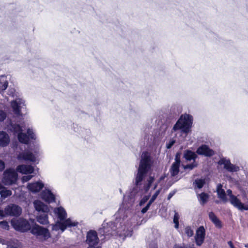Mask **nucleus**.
<instances>
[{"instance_id":"f257e3e1","label":"nucleus","mask_w":248,"mask_h":248,"mask_svg":"<svg viewBox=\"0 0 248 248\" xmlns=\"http://www.w3.org/2000/svg\"><path fill=\"white\" fill-rule=\"evenodd\" d=\"M151 158L148 153L144 154L142 157L135 177V184L136 186L140 185L144 177L147 174L151 167Z\"/></svg>"},{"instance_id":"f03ea898","label":"nucleus","mask_w":248,"mask_h":248,"mask_svg":"<svg viewBox=\"0 0 248 248\" xmlns=\"http://www.w3.org/2000/svg\"><path fill=\"white\" fill-rule=\"evenodd\" d=\"M192 124L193 117L191 115L188 114H182L174 125L172 130L176 131L178 130H181L184 133H188L192 127Z\"/></svg>"},{"instance_id":"7ed1b4c3","label":"nucleus","mask_w":248,"mask_h":248,"mask_svg":"<svg viewBox=\"0 0 248 248\" xmlns=\"http://www.w3.org/2000/svg\"><path fill=\"white\" fill-rule=\"evenodd\" d=\"M58 217L62 222H58V225L59 229L62 232H63L67 227L77 226L78 225V222H72L70 218L65 219L67 214L63 208L60 207L55 210Z\"/></svg>"},{"instance_id":"20e7f679","label":"nucleus","mask_w":248,"mask_h":248,"mask_svg":"<svg viewBox=\"0 0 248 248\" xmlns=\"http://www.w3.org/2000/svg\"><path fill=\"white\" fill-rule=\"evenodd\" d=\"M32 234L40 242L46 241L51 237L48 229L37 224L33 219H32Z\"/></svg>"},{"instance_id":"39448f33","label":"nucleus","mask_w":248,"mask_h":248,"mask_svg":"<svg viewBox=\"0 0 248 248\" xmlns=\"http://www.w3.org/2000/svg\"><path fill=\"white\" fill-rule=\"evenodd\" d=\"M21 212L22 209L19 206L10 204L4 208V210L0 209V218L6 216H19Z\"/></svg>"},{"instance_id":"423d86ee","label":"nucleus","mask_w":248,"mask_h":248,"mask_svg":"<svg viewBox=\"0 0 248 248\" xmlns=\"http://www.w3.org/2000/svg\"><path fill=\"white\" fill-rule=\"evenodd\" d=\"M228 195L229 196V201L230 203L239 210H248V204L243 203L236 196L232 194V191L231 189L227 190Z\"/></svg>"},{"instance_id":"0eeeda50","label":"nucleus","mask_w":248,"mask_h":248,"mask_svg":"<svg viewBox=\"0 0 248 248\" xmlns=\"http://www.w3.org/2000/svg\"><path fill=\"white\" fill-rule=\"evenodd\" d=\"M2 182L5 185H10L15 183L17 178V174L14 170L9 169L4 172Z\"/></svg>"},{"instance_id":"6e6552de","label":"nucleus","mask_w":248,"mask_h":248,"mask_svg":"<svg viewBox=\"0 0 248 248\" xmlns=\"http://www.w3.org/2000/svg\"><path fill=\"white\" fill-rule=\"evenodd\" d=\"M12 226L18 231L25 232L30 229V224L28 221L23 218L13 219L11 220Z\"/></svg>"},{"instance_id":"1a4fd4ad","label":"nucleus","mask_w":248,"mask_h":248,"mask_svg":"<svg viewBox=\"0 0 248 248\" xmlns=\"http://www.w3.org/2000/svg\"><path fill=\"white\" fill-rule=\"evenodd\" d=\"M219 165H224V169L229 172H237L240 170L238 166L231 163L229 159L227 160L225 158H221L218 162Z\"/></svg>"},{"instance_id":"9d476101","label":"nucleus","mask_w":248,"mask_h":248,"mask_svg":"<svg viewBox=\"0 0 248 248\" xmlns=\"http://www.w3.org/2000/svg\"><path fill=\"white\" fill-rule=\"evenodd\" d=\"M219 165H224V169L229 172H237L240 170L238 166L231 163L229 159L227 160L225 158H221L218 162Z\"/></svg>"},{"instance_id":"9b49d317","label":"nucleus","mask_w":248,"mask_h":248,"mask_svg":"<svg viewBox=\"0 0 248 248\" xmlns=\"http://www.w3.org/2000/svg\"><path fill=\"white\" fill-rule=\"evenodd\" d=\"M205 237V230L203 226H200L196 230L195 236V243L197 246L203 243Z\"/></svg>"},{"instance_id":"f8f14e48","label":"nucleus","mask_w":248,"mask_h":248,"mask_svg":"<svg viewBox=\"0 0 248 248\" xmlns=\"http://www.w3.org/2000/svg\"><path fill=\"white\" fill-rule=\"evenodd\" d=\"M14 132L18 133V138L19 141L25 144H27L30 140L29 134L28 135L23 133L22 127L19 125H16L13 126Z\"/></svg>"},{"instance_id":"ddd939ff","label":"nucleus","mask_w":248,"mask_h":248,"mask_svg":"<svg viewBox=\"0 0 248 248\" xmlns=\"http://www.w3.org/2000/svg\"><path fill=\"white\" fill-rule=\"evenodd\" d=\"M196 153L199 155L207 157L212 156L215 154V151L205 144H202L198 147L196 150Z\"/></svg>"},{"instance_id":"4468645a","label":"nucleus","mask_w":248,"mask_h":248,"mask_svg":"<svg viewBox=\"0 0 248 248\" xmlns=\"http://www.w3.org/2000/svg\"><path fill=\"white\" fill-rule=\"evenodd\" d=\"M36 140V135L32 131V163L35 161L36 156H41V152L40 151L39 145L38 144H37L36 145L35 144V143H36V142H35Z\"/></svg>"},{"instance_id":"2eb2a0df","label":"nucleus","mask_w":248,"mask_h":248,"mask_svg":"<svg viewBox=\"0 0 248 248\" xmlns=\"http://www.w3.org/2000/svg\"><path fill=\"white\" fill-rule=\"evenodd\" d=\"M40 196L42 199L46 203H50L56 202L55 195L49 189L43 190L41 192Z\"/></svg>"},{"instance_id":"dca6fc26","label":"nucleus","mask_w":248,"mask_h":248,"mask_svg":"<svg viewBox=\"0 0 248 248\" xmlns=\"http://www.w3.org/2000/svg\"><path fill=\"white\" fill-rule=\"evenodd\" d=\"M97 233L94 230H90L87 234L86 242L89 245H97L99 242Z\"/></svg>"},{"instance_id":"f3484780","label":"nucleus","mask_w":248,"mask_h":248,"mask_svg":"<svg viewBox=\"0 0 248 248\" xmlns=\"http://www.w3.org/2000/svg\"><path fill=\"white\" fill-rule=\"evenodd\" d=\"M33 204L35 210L39 212L48 213L49 212L48 206L40 201H35L33 202Z\"/></svg>"},{"instance_id":"a211bd4d","label":"nucleus","mask_w":248,"mask_h":248,"mask_svg":"<svg viewBox=\"0 0 248 248\" xmlns=\"http://www.w3.org/2000/svg\"><path fill=\"white\" fill-rule=\"evenodd\" d=\"M45 186L44 183L40 180L37 181L32 182L31 192L32 193H36L40 192Z\"/></svg>"},{"instance_id":"6ab92c4d","label":"nucleus","mask_w":248,"mask_h":248,"mask_svg":"<svg viewBox=\"0 0 248 248\" xmlns=\"http://www.w3.org/2000/svg\"><path fill=\"white\" fill-rule=\"evenodd\" d=\"M209 217L211 221L215 224L216 227L221 228L222 224L221 221L217 217L213 212L209 213Z\"/></svg>"},{"instance_id":"aec40b11","label":"nucleus","mask_w":248,"mask_h":248,"mask_svg":"<svg viewBox=\"0 0 248 248\" xmlns=\"http://www.w3.org/2000/svg\"><path fill=\"white\" fill-rule=\"evenodd\" d=\"M217 192L218 198L221 199L223 202H226L228 201L225 190L222 188V186L219 184L217 185Z\"/></svg>"},{"instance_id":"412c9836","label":"nucleus","mask_w":248,"mask_h":248,"mask_svg":"<svg viewBox=\"0 0 248 248\" xmlns=\"http://www.w3.org/2000/svg\"><path fill=\"white\" fill-rule=\"evenodd\" d=\"M184 157L187 161H191L193 160L194 162L195 161L196 158L197 157V155L195 153L192 152L189 150H186L185 151L184 154Z\"/></svg>"},{"instance_id":"4be33fe9","label":"nucleus","mask_w":248,"mask_h":248,"mask_svg":"<svg viewBox=\"0 0 248 248\" xmlns=\"http://www.w3.org/2000/svg\"><path fill=\"white\" fill-rule=\"evenodd\" d=\"M22 105H23V103L20 99H16L11 102V106L16 114L19 113L20 108H21Z\"/></svg>"},{"instance_id":"5701e85b","label":"nucleus","mask_w":248,"mask_h":248,"mask_svg":"<svg viewBox=\"0 0 248 248\" xmlns=\"http://www.w3.org/2000/svg\"><path fill=\"white\" fill-rule=\"evenodd\" d=\"M9 142L8 135L4 132H0V146H5Z\"/></svg>"},{"instance_id":"b1692460","label":"nucleus","mask_w":248,"mask_h":248,"mask_svg":"<svg viewBox=\"0 0 248 248\" xmlns=\"http://www.w3.org/2000/svg\"><path fill=\"white\" fill-rule=\"evenodd\" d=\"M36 220L37 222L42 225H47L48 223V213H43V214L38 215Z\"/></svg>"},{"instance_id":"393cba45","label":"nucleus","mask_w":248,"mask_h":248,"mask_svg":"<svg viewBox=\"0 0 248 248\" xmlns=\"http://www.w3.org/2000/svg\"><path fill=\"white\" fill-rule=\"evenodd\" d=\"M180 165L179 164L172 163L170 169V172L171 176L174 177L178 174L180 171Z\"/></svg>"},{"instance_id":"a878e982","label":"nucleus","mask_w":248,"mask_h":248,"mask_svg":"<svg viewBox=\"0 0 248 248\" xmlns=\"http://www.w3.org/2000/svg\"><path fill=\"white\" fill-rule=\"evenodd\" d=\"M31 167L24 165H19L17 168V171L24 174L30 173Z\"/></svg>"},{"instance_id":"bb28decb","label":"nucleus","mask_w":248,"mask_h":248,"mask_svg":"<svg viewBox=\"0 0 248 248\" xmlns=\"http://www.w3.org/2000/svg\"><path fill=\"white\" fill-rule=\"evenodd\" d=\"M12 194V191L10 190L7 189L6 188L3 186V188L0 191V195L1 197L3 199H5L7 197L11 196Z\"/></svg>"},{"instance_id":"cd10ccee","label":"nucleus","mask_w":248,"mask_h":248,"mask_svg":"<svg viewBox=\"0 0 248 248\" xmlns=\"http://www.w3.org/2000/svg\"><path fill=\"white\" fill-rule=\"evenodd\" d=\"M199 197L200 198L201 204L202 205H204L207 202L209 198V195L204 192H202L200 194H199Z\"/></svg>"},{"instance_id":"c85d7f7f","label":"nucleus","mask_w":248,"mask_h":248,"mask_svg":"<svg viewBox=\"0 0 248 248\" xmlns=\"http://www.w3.org/2000/svg\"><path fill=\"white\" fill-rule=\"evenodd\" d=\"M31 157V154L29 151L20 154L18 156L19 159H29Z\"/></svg>"},{"instance_id":"c756f323","label":"nucleus","mask_w":248,"mask_h":248,"mask_svg":"<svg viewBox=\"0 0 248 248\" xmlns=\"http://www.w3.org/2000/svg\"><path fill=\"white\" fill-rule=\"evenodd\" d=\"M36 160L37 159L36 158L35 161L34 162H33V163H32V165H33V164L36 161ZM39 169L37 167H36V166L32 165V170H31L32 178L34 177H36V176L37 177L38 176L40 175L39 172Z\"/></svg>"},{"instance_id":"7c9ffc66","label":"nucleus","mask_w":248,"mask_h":248,"mask_svg":"<svg viewBox=\"0 0 248 248\" xmlns=\"http://www.w3.org/2000/svg\"><path fill=\"white\" fill-rule=\"evenodd\" d=\"M185 232L188 237H190L194 234V232L191 226H187L185 228Z\"/></svg>"},{"instance_id":"2f4dec72","label":"nucleus","mask_w":248,"mask_h":248,"mask_svg":"<svg viewBox=\"0 0 248 248\" xmlns=\"http://www.w3.org/2000/svg\"><path fill=\"white\" fill-rule=\"evenodd\" d=\"M173 248H195L194 247V245L192 244H183L182 245H180L178 244H175Z\"/></svg>"},{"instance_id":"473e14b6","label":"nucleus","mask_w":248,"mask_h":248,"mask_svg":"<svg viewBox=\"0 0 248 248\" xmlns=\"http://www.w3.org/2000/svg\"><path fill=\"white\" fill-rule=\"evenodd\" d=\"M195 184L196 185L197 187L198 188L201 189L203 186L205 184V181H204V180H203V179L196 180Z\"/></svg>"},{"instance_id":"72a5a7b5","label":"nucleus","mask_w":248,"mask_h":248,"mask_svg":"<svg viewBox=\"0 0 248 248\" xmlns=\"http://www.w3.org/2000/svg\"><path fill=\"white\" fill-rule=\"evenodd\" d=\"M160 192V189L156 190L155 191V192L154 194V195L152 196V197H151V199L150 200V201L149 202H151V203H152L155 201V200L156 199L157 197L159 194Z\"/></svg>"},{"instance_id":"f704fd0d","label":"nucleus","mask_w":248,"mask_h":248,"mask_svg":"<svg viewBox=\"0 0 248 248\" xmlns=\"http://www.w3.org/2000/svg\"><path fill=\"white\" fill-rule=\"evenodd\" d=\"M0 227L2 228V229H5V230H9V226L8 225V223L6 221H2L0 222Z\"/></svg>"},{"instance_id":"c9c22d12","label":"nucleus","mask_w":248,"mask_h":248,"mask_svg":"<svg viewBox=\"0 0 248 248\" xmlns=\"http://www.w3.org/2000/svg\"><path fill=\"white\" fill-rule=\"evenodd\" d=\"M197 167V164H195L194 162L191 164H187L186 165L184 166V169L185 170L189 169L192 170L194 168Z\"/></svg>"},{"instance_id":"e433bc0d","label":"nucleus","mask_w":248,"mask_h":248,"mask_svg":"<svg viewBox=\"0 0 248 248\" xmlns=\"http://www.w3.org/2000/svg\"><path fill=\"white\" fill-rule=\"evenodd\" d=\"M181 154L180 153H177L175 157V162L173 163L177 164L180 165L181 159H180Z\"/></svg>"},{"instance_id":"4c0bfd02","label":"nucleus","mask_w":248,"mask_h":248,"mask_svg":"<svg viewBox=\"0 0 248 248\" xmlns=\"http://www.w3.org/2000/svg\"><path fill=\"white\" fill-rule=\"evenodd\" d=\"M151 204L152 203L149 202L147 204L146 206L142 209L141 213L142 214H144V213H146L147 211H148V210L149 209Z\"/></svg>"},{"instance_id":"58836bf2","label":"nucleus","mask_w":248,"mask_h":248,"mask_svg":"<svg viewBox=\"0 0 248 248\" xmlns=\"http://www.w3.org/2000/svg\"><path fill=\"white\" fill-rule=\"evenodd\" d=\"M1 83H0V90H5L8 86V82L7 81H4L3 83L1 85Z\"/></svg>"},{"instance_id":"ea45409f","label":"nucleus","mask_w":248,"mask_h":248,"mask_svg":"<svg viewBox=\"0 0 248 248\" xmlns=\"http://www.w3.org/2000/svg\"><path fill=\"white\" fill-rule=\"evenodd\" d=\"M149 198L147 196H144L142 199L140 200V205H142L144 204L148 200Z\"/></svg>"},{"instance_id":"a19ab883","label":"nucleus","mask_w":248,"mask_h":248,"mask_svg":"<svg viewBox=\"0 0 248 248\" xmlns=\"http://www.w3.org/2000/svg\"><path fill=\"white\" fill-rule=\"evenodd\" d=\"M6 118L5 113L2 110H0V121H3Z\"/></svg>"},{"instance_id":"79ce46f5","label":"nucleus","mask_w":248,"mask_h":248,"mask_svg":"<svg viewBox=\"0 0 248 248\" xmlns=\"http://www.w3.org/2000/svg\"><path fill=\"white\" fill-rule=\"evenodd\" d=\"M175 143V140H172L169 141L168 143L166 145V147L167 149H170Z\"/></svg>"},{"instance_id":"37998d69","label":"nucleus","mask_w":248,"mask_h":248,"mask_svg":"<svg viewBox=\"0 0 248 248\" xmlns=\"http://www.w3.org/2000/svg\"><path fill=\"white\" fill-rule=\"evenodd\" d=\"M31 179V176L29 175L24 176L22 177V181L23 182H27Z\"/></svg>"},{"instance_id":"c03bdc74","label":"nucleus","mask_w":248,"mask_h":248,"mask_svg":"<svg viewBox=\"0 0 248 248\" xmlns=\"http://www.w3.org/2000/svg\"><path fill=\"white\" fill-rule=\"evenodd\" d=\"M174 223L179 222V216L177 213H175L173 217Z\"/></svg>"},{"instance_id":"a18cd8bd","label":"nucleus","mask_w":248,"mask_h":248,"mask_svg":"<svg viewBox=\"0 0 248 248\" xmlns=\"http://www.w3.org/2000/svg\"><path fill=\"white\" fill-rule=\"evenodd\" d=\"M154 181V177L152 176H150L149 179L148 180V184L149 185H152V184L153 183Z\"/></svg>"},{"instance_id":"49530a36","label":"nucleus","mask_w":248,"mask_h":248,"mask_svg":"<svg viewBox=\"0 0 248 248\" xmlns=\"http://www.w3.org/2000/svg\"><path fill=\"white\" fill-rule=\"evenodd\" d=\"M5 168V164L4 162L0 160V171H2Z\"/></svg>"},{"instance_id":"de8ad7c7","label":"nucleus","mask_w":248,"mask_h":248,"mask_svg":"<svg viewBox=\"0 0 248 248\" xmlns=\"http://www.w3.org/2000/svg\"><path fill=\"white\" fill-rule=\"evenodd\" d=\"M174 193L175 192L174 191L170 192L168 196V200H170V198L174 195Z\"/></svg>"},{"instance_id":"09e8293b","label":"nucleus","mask_w":248,"mask_h":248,"mask_svg":"<svg viewBox=\"0 0 248 248\" xmlns=\"http://www.w3.org/2000/svg\"><path fill=\"white\" fill-rule=\"evenodd\" d=\"M98 232L99 233H102V235H104L105 231L103 228H100V229H99Z\"/></svg>"},{"instance_id":"8fccbe9b","label":"nucleus","mask_w":248,"mask_h":248,"mask_svg":"<svg viewBox=\"0 0 248 248\" xmlns=\"http://www.w3.org/2000/svg\"><path fill=\"white\" fill-rule=\"evenodd\" d=\"M228 245H229V246L231 248H233L234 247V246L232 243V241H230L228 242Z\"/></svg>"},{"instance_id":"3c124183","label":"nucleus","mask_w":248,"mask_h":248,"mask_svg":"<svg viewBox=\"0 0 248 248\" xmlns=\"http://www.w3.org/2000/svg\"><path fill=\"white\" fill-rule=\"evenodd\" d=\"M151 186V185H149V184L147 183V184L146 186V187H145V190L146 191H148L150 189Z\"/></svg>"},{"instance_id":"603ef678","label":"nucleus","mask_w":248,"mask_h":248,"mask_svg":"<svg viewBox=\"0 0 248 248\" xmlns=\"http://www.w3.org/2000/svg\"><path fill=\"white\" fill-rule=\"evenodd\" d=\"M174 224H175V227L176 228H177V229L178 228V227H179V222L175 223H174Z\"/></svg>"},{"instance_id":"864d4df0","label":"nucleus","mask_w":248,"mask_h":248,"mask_svg":"<svg viewBox=\"0 0 248 248\" xmlns=\"http://www.w3.org/2000/svg\"><path fill=\"white\" fill-rule=\"evenodd\" d=\"M95 245H90V247H88V248H95Z\"/></svg>"},{"instance_id":"5fc2aeb1","label":"nucleus","mask_w":248,"mask_h":248,"mask_svg":"<svg viewBox=\"0 0 248 248\" xmlns=\"http://www.w3.org/2000/svg\"><path fill=\"white\" fill-rule=\"evenodd\" d=\"M246 247L248 248V244L245 246Z\"/></svg>"},{"instance_id":"6e6d98bb","label":"nucleus","mask_w":248,"mask_h":248,"mask_svg":"<svg viewBox=\"0 0 248 248\" xmlns=\"http://www.w3.org/2000/svg\"><path fill=\"white\" fill-rule=\"evenodd\" d=\"M28 188H29V189H30V188H30V185H29V186H28Z\"/></svg>"},{"instance_id":"4d7b16f0","label":"nucleus","mask_w":248,"mask_h":248,"mask_svg":"<svg viewBox=\"0 0 248 248\" xmlns=\"http://www.w3.org/2000/svg\"><path fill=\"white\" fill-rule=\"evenodd\" d=\"M156 185H155V186H154V189H155V188H156Z\"/></svg>"},{"instance_id":"13d9d810","label":"nucleus","mask_w":248,"mask_h":248,"mask_svg":"<svg viewBox=\"0 0 248 248\" xmlns=\"http://www.w3.org/2000/svg\"><path fill=\"white\" fill-rule=\"evenodd\" d=\"M157 248L156 247V248Z\"/></svg>"}]
</instances>
